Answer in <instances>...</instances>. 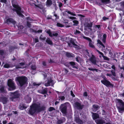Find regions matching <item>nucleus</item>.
I'll list each match as a JSON object with an SVG mask.
<instances>
[{"label": "nucleus", "mask_w": 124, "mask_h": 124, "mask_svg": "<svg viewBox=\"0 0 124 124\" xmlns=\"http://www.w3.org/2000/svg\"><path fill=\"white\" fill-rule=\"evenodd\" d=\"M40 107L39 104L33 103L31 106V108L29 110V112L31 115L33 114L36 111L38 112L40 110Z\"/></svg>", "instance_id": "nucleus-1"}, {"label": "nucleus", "mask_w": 124, "mask_h": 124, "mask_svg": "<svg viewBox=\"0 0 124 124\" xmlns=\"http://www.w3.org/2000/svg\"><path fill=\"white\" fill-rule=\"evenodd\" d=\"M116 102L119 111L121 113L124 110V102L122 100L118 99H116Z\"/></svg>", "instance_id": "nucleus-2"}, {"label": "nucleus", "mask_w": 124, "mask_h": 124, "mask_svg": "<svg viewBox=\"0 0 124 124\" xmlns=\"http://www.w3.org/2000/svg\"><path fill=\"white\" fill-rule=\"evenodd\" d=\"M14 1H12V5L14 8L13 10L14 11H16L17 14L20 16L23 17L24 16H23L22 14V13H23V11H21V8L16 3L15 4L14 3Z\"/></svg>", "instance_id": "nucleus-3"}, {"label": "nucleus", "mask_w": 124, "mask_h": 124, "mask_svg": "<svg viewBox=\"0 0 124 124\" xmlns=\"http://www.w3.org/2000/svg\"><path fill=\"white\" fill-rule=\"evenodd\" d=\"M92 117L93 119L95 120V122L97 124H111L109 122L105 123L104 120L99 119H98V118H99V116L96 113H93Z\"/></svg>", "instance_id": "nucleus-4"}, {"label": "nucleus", "mask_w": 124, "mask_h": 124, "mask_svg": "<svg viewBox=\"0 0 124 124\" xmlns=\"http://www.w3.org/2000/svg\"><path fill=\"white\" fill-rule=\"evenodd\" d=\"M16 80L20 86H22L27 83V79L25 77H17L16 78Z\"/></svg>", "instance_id": "nucleus-5"}, {"label": "nucleus", "mask_w": 124, "mask_h": 124, "mask_svg": "<svg viewBox=\"0 0 124 124\" xmlns=\"http://www.w3.org/2000/svg\"><path fill=\"white\" fill-rule=\"evenodd\" d=\"M8 85L9 87L8 90L9 91L13 90L16 88L15 85L13 81L11 79L8 80Z\"/></svg>", "instance_id": "nucleus-6"}, {"label": "nucleus", "mask_w": 124, "mask_h": 124, "mask_svg": "<svg viewBox=\"0 0 124 124\" xmlns=\"http://www.w3.org/2000/svg\"><path fill=\"white\" fill-rule=\"evenodd\" d=\"M101 81L102 84L108 87H112L113 86L112 84H111L109 81L106 79L102 80Z\"/></svg>", "instance_id": "nucleus-7"}, {"label": "nucleus", "mask_w": 124, "mask_h": 124, "mask_svg": "<svg viewBox=\"0 0 124 124\" xmlns=\"http://www.w3.org/2000/svg\"><path fill=\"white\" fill-rule=\"evenodd\" d=\"M82 37L84 39L87 40L89 42V46L92 48H94V46L93 45L94 42H92L91 39L88 37H86L84 36H83Z\"/></svg>", "instance_id": "nucleus-8"}, {"label": "nucleus", "mask_w": 124, "mask_h": 124, "mask_svg": "<svg viewBox=\"0 0 124 124\" xmlns=\"http://www.w3.org/2000/svg\"><path fill=\"white\" fill-rule=\"evenodd\" d=\"M67 105L66 104H62L60 107L61 112L64 115H65L66 113Z\"/></svg>", "instance_id": "nucleus-9"}, {"label": "nucleus", "mask_w": 124, "mask_h": 124, "mask_svg": "<svg viewBox=\"0 0 124 124\" xmlns=\"http://www.w3.org/2000/svg\"><path fill=\"white\" fill-rule=\"evenodd\" d=\"M11 95V96H12V98H11V99L12 101H14V99L18 97L19 94L18 93V92L16 91L14 93H12Z\"/></svg>", "instance_id": "nucleus-10"}, {"label": "nucleus", "mask_w": 124, "mask_h": 124, "mask_svg": "<svg viewBox=\"0 0 124 124\" xmlns=\"http://www.w3.org/2000/svg\"><path fill=\"white\" fill-rule=\"evenodd\" d=\"M53 84L54 83L53 80L51 78H48L47 82L45 84V85L47 86L50 85L52 86Z\"/></svg>", "instance_id": "nucleus-11"}, {"label": "nucleus", "mask_w": 124, "mask_h": 124, "mask_svg": "<svg viewBox=\"0 0 124 124\" xmlns=\"http://www.w3.org/2000/svg\"><path fill=\"white\" fill-rule=\"evenodd\" d=\"M75 120L76 122L78 123V124H82L83 122L78 118V115L75 113Z\"/></svg>", "instance_id": "nucleus-12"}, {"label": "nucleus", "mask_w": 124, "mask_h": 124, "mask_svg": "<svg viewBox=\"0 0 124 124\" xmlns=\"http://www.w3.org/2000/svg\"><path fill=\"white\" fill-rule=\"evenodd\" d=\"M74 106L75 108L79 109H81L82 108V106L78 102H76L74 103Z\"/></svg>", "instance_id": "nucleus-13"}, {"label": "nucleus", "mask_w": 124, "mask_h": 124, "mask_svg": "<svg viewBox=\"0 0 124 124\" xmlns=\"http://www.w3.org/2000/svg\"><path fill=\"white\" fill-rule=\"evenodd\" d=\"M46 32L49 34V35L50 37H52L53 36H56L58 35L57 33L55 32H54L52 33L49 30H47L46 31Z\"/></svg>", "instance_id": "nucleus-14"}, {"label": "nucleus", "mask_w": 124, "mask_h": 124, "mask_svg": "<svg viewBox=\"0 0 124 124\" xmlns=\"http://www.w3.org/2000/svg\"><path fill=\"white\" fill-rule=\"evenodd\" d=\"M97 45L98 46H99L100 47L102 46V50H103L104 49L105 46L102 43L101 41L99 40H97Z\"/></svg>", "instance_id": "nucleus-15"}, {"label": "nucleus", "mask_w": 124, "mask_h": 124, "mask_svg": "<svg viewBox=\"0 0 124 124\" xmlns=\"http://www.w3.org/2000/svg\"><path fill=\"white\" fill-rule=\"evenodd\" d=\"M24 65V63H21L17 66L16 67L17 68H24L25 67Z\"/></svg>", "instance_id": "nucleus-16"}, {"label": "nucleus", "mask_w": 124, "mask_h": 124, "mask_svg": "<svg viewBox=\"0 0 124 124\" xmlns=\"http://www.w3.org/2000/svg\"><path fill=\"white\" fill-rule=\"evenodd\" d=\"M90 60L92 63L94 64H96V62L95 58L93 55H92V57L90 59Z\"/></svg>", "instance_id": "nucleus-17"}, {"label": "nucleus", "mask_w": 124, "mask_h": 124, "mask_svg": "<svg viewBox=\"0 0 124 124\" xmlns=\"http://www.w3.org/2000/svg\"><path fill=\"white\" fill-rule=\"evenodd\" d=\"M72 44L73 46L75 48H79V46H78L77 45H76L74 42L72 40H71V43L70 44H69V45L70 47H72V46H71L70 45V44Z\"/></svg>", "instance_id": "nucleus-18"}, {"label": "nucleus", "mask_w": 124, "mask_h": 124, "mask_svg": "<svg viewBox=\"0 0 124 124\" xmlns=\"http://www.w3.org/2000/svg\"><path fill=\"white\" fill-rule=\"evenodd\" d=\"M6 55V53L5 52L1 50H0V57L2 58H4Z\"/></svg>", "instance_id": "nucleus-19"}, {"label": "nucleus", "mask_w": 124, "mask_h": 124, "mask_svg": "<svg viewBox=\"0 0 124 124\" xmlns=\"http://www.w3.org/2000/svg\"><path fill=\"white\" fill-rule=\"evenodd\" d=\"M8 23H11L14 24H15L16 22L14 20L11 18H9L7 20V22Z\"/></svg>", "instance_id": "nucleus-20"}, {"label": "nucleus", "mask_w": 124, "mask_h": 124, "mask_svg": "<svg viewBox=\"0 0 124 124\" xmlns=\"http://www.w3.org/2000/svg\"><path fill=\"white\" fill-rule=\"evenodd\" d=\"M25 99L27 103H30L31 100V98L28 96H27L25 98Z\"/></svg>", "instance_id": "nucleus-21"}, {"label": "nucleus", "mask_w": 124, "mask_h": 124, "mask_svg": "<svg viewBox=\"0 0 124 124\" xmlns=\"http://www.w3.org/2000/svg\"><path fill=\"white\" fill-rule=\"evenodd\" d=\"M99 108V107L97 105H94L93 106L92 109L93 111L95 112Z\"/></svg>", "instance_id": "nucleus-22"}, {"label": "nucleus", "mask_w": 124, "mask_h": 124, "mask_svg": "<svg viewBox=\"0 0 124 124\" xmlns=\"http://www.w3.org/2000/svg\"><path fill=\"white\" fill-rule=\"evenodd\" d=\"M120 4L121 8L120 10H122L124 14V1L121 2L120 3Z\"/></svg>", "instance_id": "nucleus-23"}, {"label": "nucleus", "mask_w": 124, "mask_h": 124, "mask_svg": "<svg viewBox=\"0 0 124 124\" xmlns=\"http://www.w3.org/2000/svg\"><path fill=\"white\" fill-rule=\"evenodd\" d=\"M101 1L102 3L104 4H107L109 3H110V0H99Z\"/></svg>", "instance_id": "nucleus-24"}, {"label": "nucleus", "mask_w": 124, "mask_h": 124, "mask_svg": "<svg viewBox=\"0 0 124 124\" xmlns=\"http://www.w3.org/2000/svg\"><path fill=\"white\" fill-rule=\"evenodd\" d=\"M19 108L20 109L23 110L26 108V107L24 104H21L19 106Z\"/></svg>", "instance_id": "nucleus-25"}, {"label": "nucleus", "mask_w": 124, "mask_h": 124, "mask_svg": "<svg viewBox=\"0 0 124 124\" xmlns=\"http://www.w3.org/2000/svg\"><path fill=\"white\" fill-rule=\"evenodd\" d=\"M52 1L50 0H47L46 5L47 7L50 6L52 4Z\"/></svg>", "instance_id": "nucleus-26"}, {"label": "nucleus", "mask_w": 124, "mask_h": 124, "mask_svg": "<svg viewBox=\"0 0 124 124\" xmlns=\"http://www.w3.org/2000/svg\"><path fill=\"white\" fill-rule=\"evenodd\" d=\"M46 42L49 45H51L52 44V42L49 39H47L46 40Z\"/></svg>", "instance_id": "nucleus-27"}, {"label": "nucleus", "mask_w": 124, "mask_h": 124, "mask_svg": "<svg viewBox=\"0 0 124 124\" xmlns=\"http://www.w3.org/2000/svg\"><path fill=\"white\" fill-rule=\"evenodd\" d=\"M70 63L72 66V67L73 68L77 69V67L75 66V64L74 62H70Z\"/></svg>", "instance_id": "nucleus-28"}, {"label": "nucleus", "mask_w": 124, "mask_h": 124, "mask_svg": "<svg viewBox=\"0 0 124 124\" xmlns=\"http://www.w3.org/2000/svg\"><path fill=\"white\" fill-rule=\"evenodd\" d=\"M66 55L68 57H70L73 56V54L67 52L66 53Z\"/></svg>", "instance_id": "nucleus-29"}, {"label": "nucleus", "mask_w": 124, "mask_h": 124, "mask_svg": "<svg viewBox=\"0 0 124 124\" xmlns=\"http://www.w3.org/2000/svg\"><path fill=\"white\" fill-rule=\"evenodd\" d=\"M7 101V99L6 97L3 98H2V102L4 104H5Z\"/></svg>", "instance_id": "nucleus-30"}, {"label": "nucleus", "mask_w": 124, "mask_h": 124, "mask_svg": "<svg viewBox=\"0 0 124 124\" xmlns=\"http://www.w3.org/2000/svg\"><path fill=\"white\" fill-rule=\"evenodd\" d=\"M73 22L74 23L73 24L74 25L77 26L78 24V21L77 20H74L73 21Z\"/></svg>", "instance_id": "nucleus-31"}, {"label": "nucleus", "mask_w": 124, "mask_h": 124, "mask_svg": "<svg viewBox=\"0 0 124 124\" xmlns=\"http://www.w3.org/2000/svg\"><path fill=\"white\" fill-rule=\"evenodd\" d=\"M10 67V65L8 63L6 64L4 66V67L6 68H8Z\"/></svg>", "instance_id": "nucleus-32"}, {"label": "nucleus", "mask_w": 124, "mask_h": 124, "mask_svg": "<svg viewBox=\"0 0 124 124\" xmlns=\"http://www.w3.org/2000/svg\"><path fill=\"white\" fill-rule=\"evenodd\" d=\"M111 71L112 75L114 76H116V74L115 71V70H111Z\"/></svg>", "instance_id": "nucleus-33"}, {"label": "nucleus", "mask_w": 124, "mask_h": 124, "mask_svg": "<svg viewBox=\"0 0 124 124\" xmlns=\"http://www.w3.org/2000/svg\"><path fill=\"white\" fill-rule=\"evenodd\" d=\"M0 90L1 92H5V91L4 89V87L3 86H2L0 88Z\"/></svg>", "instance_id": "nucleus-34"}, {"label": "nucleus", "mask_w": 124, "mask_h": 124, "mask_svg": "<svg viewBox=\"0 0 124 124\" xmlns=\"http://www.w3.org/2000/svg\"><path fill=\"white\" fill-rule=\"evenodd\" d=\"M55 108L53 107H51L48 109V110L49 111H51L53 110H55Z\"/></svg>", "instance_id": "nucleus-35"}, {"label": "nucleus", "mask_w": 124, "mask_h": 124, "mask_svg": "<svg viewBox=\"0 0 124 124\" xmlns=\"http://www.w3.org/2000/svg\"><path fill=\"white\" fill-rule=\"evenodd\" d=\"M88 69L89 70H92L93 71H97V69H94L91 68H88Z\"/></svg>", "instance_id": "nucleus-36"}, {"label": "nucleus", "mask_w": 124, "mask_h": 124, "mask_svg": "<svg viewBox=\"0 0 124 124\" xmlns=\"http://www.w3.org/2000/svg\"><path fill=\"white\" fill-rule=\"evenodd\" d=\"M65 12H67V13H68L70 14L71 15H72L73 16H76V15L75 14L72 13L69 11H66Z\"/></svg>", "instance_id": "nucleus-37"}, {"label": "nucleus", "mask_w": 124, "mask_h": 124, "mask_svg": "<svg viewBox=\"0 0 124 124\" xmlns=\"http://www.w3.org/2000/svg\"><path fill=\"white\" fill-rule=\"evenodd\" d=\"M62 120H60L58 121V122L59 123H62L63 122H64L65 121V119L63 117L62 118Z\"/></svg>", "instance_id": "nucleus-38"}, {"label": "nucleus", "mask_w": 124, "mask_h": 124, "mask_svg": "<svg viewBox=\"0 0 124 124\" xmlns=\"http://www.w3.org/2000/svg\"><path fill=\"white\" fill-rule=\"evenodd\" d=\"M57 25L58 26L60 27H62L64 26L63 25L59 23H57Z\"/></svg>", "instance_id": "nucleus-39"}, {"label": "nucleus", "mask_w": 124, "mask_h": 124, "mask_svg": "<svg viewBox=\"0 0 124 124\" xmlns=\"http://www.w3.org/2000/svg\"><path fill=\"white\" fill-rule=\"evenodd\" d=\"M104 59L105 60L108 61L109 60V58L105 56H103V57Z\"/></svg>", "instance_id": "nucleus-40"}, {"label": "nucleus", "mask_w": 124, "mask_h": 124, "mask_svg": "<svg viewBox=\"0 0 124 124\" xmlns=\"http://www.w3.org/2000/svg\"><path fill=\"white\" fill-rule=\"evenodd\" d=\"M35 6L38 7L39 8L41 9L43 7V6L41 4H40L38 5H35Z\"/></svg>", "instance_id": "nucleus-41"}, {"label": "nucleus", "mask_w": 124, "mask_h": 124, "mask_svg": "<svg viewBox=\"0 0 124 124\" xmlns=\"http://www.w3.org/2000/svg\"><path fill=\"white\" fill-rule=\"evenodd\" d=\"M96 51H97L99 53V54H100L101 55H102V57H103V56H104V54L100 52L98 50H97V49H96Z\"/></svg>", "instance_id": "nucleus-42"}, {"label": "nucleus", "mask_w": 124, "mask_h": 124, "mask_svg": "<svg viewBox=\"0 0 124 124\" xmlns=\"http://www.w3.org/2000/svg\"><path fill=\"white\" fill-rule=\"evenodd\" d=\"M96 51H97L99 53V54H100L101 55H102V57H103V56H104V54L100 52L98 50H97V49H96Z\"/></svg>", "instance_id": "nucleus-43"}, {"label": "nucleus", "mask_w": 124, "mask_h": 124, "mask_svg": "<svg viewBox=\"0 0 124 124\" xmlns=\"http://www.w3.org/2000/svg\"><path fill=\"white\" fill-rule=\"evenodd\" d=\"M80 33V31L77 30H76L74 32V33L75 34H77L79 33Z\"/></svg>", "instance_id": "nucleus-44"}, {"label": "nucleus", "mask_w": 124, "mask_h": 124, "mask_svg": "<svg viewBox=\"0 0 124 124\" xmlns=\"http://www.w3.org/2000/svg\"><path fill=\"white\" fill-rule=\"evenodd\" d=\"M31 69L34 70L36 69V67L35 65H32L31 66Z\"/></svg>", "instance_id": "nucleus-45"}, {"label": "nucleus", "mask_w": 124, "mask_h": 124, "mask_svg": "<svg viewBox=\"0 0 124 124\" xmlns=\"http://www.w3.org/2000/svg\"><path fill=\"white\" fill-rule=\"evenodd\" d=\"M60 99H61L62 100H64L65 97L64 96H62L60 97Z\"/></svg>", "instance_id": "nucleus-46"}, {"label": "nucleus", "mask_w": 124, "mask_h": 124, "mask_svg": "<svg viewBox=\"0 0 124 124\" xmlns=\"http://www.w3.org/2000/svg\"><path fill=\"white\" fill-rule=\"evenodd\" d=\"M120 69L121 70H124V65H123L121 67H119Z\"/></svg>", "instance_id": "nucleus-47"}, {"label": "nucleus", "mask_w": 124, "mask_h": 124, "mask_svg": "<svg viewBox=\"0 0 124 124\" xmlns=\"http://www.w3.org/2000/svg\"><path fill=\"white\" fill-rule=\"evenodd\" d=\"M46 90H43L41 93L42 94H44L46 93Z\"/></svg>", "instance_id": "nucleus-48"}, {"label": "nucleus", "mask_w": 124, "mask_h": 124, "mask_svg": "<svg viewBox=\"0 0 124 124\" xmlns=\"http://www.w3.org/2000/svg\"><path fill=\"white\" fill-rule=\"evenodd\" d=\"M69 18L70 19H76V18L75 17H69Z\"/></svg>", "instance_id": "nucleus-49"}, {"label": "nucleus", "mask_w": 124, "mask_h": 124, "mask_svg": "<svg viewBox=\"0 0 124 124\" xmlns=\"http://www.w3.org/2000/svg\"><path fill=\"white\" fill-rule=\"evenodd\" d=\"M71 94L73 97H74L75 95L73 94V92L72 91H71Z\"/></svg>", "instance_id": "nucleus-50"}, {"label": "nucleus", "mask_w": 124, "mask_h": 124, "mask_svg": "<svg viewBox=\"0 0 124 124\" xmlns=\"http://www.w3.org/2000/svg\"><path fill=\"white\" fill-rule=\"evenodd\" d=\"M111 68L112 69L114 70H115V68L114 65H113L111 66Z\"/></svg>", "instance_id": "nucleus-51"}, {"label": "nucleus", "mask_w": 124, "mask_h": 124, "mask_svg": "<svg viewBox=\"0 0 124 124\" xmlns=\"http://www.w3.org/2000/svg\"><path fill=\"white\" fill-rule=\"evenodd\" d=\"M33 84L34 86H36V85L39 86V85H40L39 84H36V83H33Z\"/></svg>", "instance_id": "nucleus-52"}, {"label": "nucleus", "mask_w": 124, "mask_h": 124, "mask_svg": "<svg viewBox=\"0 0 124 124\" xmlns=\"http://www.w3.org/2000/svg\"><path fill=\"white\" fill-rule=\"evenodd\" d=\"M100 26L99 25H96L95 26V28H98V29H99L100 28Z\"/></svg>", "instance_id": "nucleus-53"}, {"label": "nucleus", "mask_w": 124, "mask_h": 124, "mask_svg": "<svg viewBox=\"0 0 124 124\" xmlns=\"http://www.w3.org/2000/svg\"><path fill=\"white\" fill-rule=\"evenodd\" d=\"M106 75L107 76H109L110 77H111V76H112V75L110 74L107 73L106 74Z\"/></svg>", "instance_id": "nucleus-54"}, {"label": "nucleus", "mask_w": 124, "mask_h": 124, "mask_svg": "<svg viewBox=\"0 0 124 124\" xmlns=\"http://www.w3.org/2000/svg\"><path fill=\"white\" fill-rule=\"evenodd\" d=\"M84 96H87V93L86 92H85L84 93Z\"/></svg>", "instance_id": "nucleus-55"}, {"label": "nucleus", "mask_w": 124, "mask_h": 124, "mask_svg": "<svg viewBox=\"0 0 124 124\" xmlns=\"http://www.w3.org/2000/svg\"><path fill=\"white\" fill-rule=\"evenodd\" d=\"M54 16L56 17V19H58L59 18V17L58 16L54 14Z\"/></svg>", "instance_id": "nucleus-56"}, {"label": "nucleus", "mask_w": 124, "mask_h": 124, "mask_svg": "<svg viewBox=\"0 0 124 124\" xmlns=\"http://www.w3.org/2000/svg\"><path fill=\"white\" fill-rule=\"evenodd\" d=\"M80 59V58L79 57H77L76 58V61L78 62H79V59Z\"/></svg>", "instance_id": "nucleus-57"}, {"label": "nucleus", "mask_w": 124, "mask_h": 124, "mask_svg": "<svg viewBox=\"0 0 124 124\" xmlns=\"http://www.w3.org/2000/svg\"><path fill=\"white\" fill-rule=\"evenodd\" d=\"M62 5V3L59 2V6L60 7H61Z\"/></svg>", "instance_id": "nucleus-58"}, {"label": "nucleus", "mask_w": 124, "mask_h": 124, "mask_svg": "<svg viewBox=\"0 0 124 124\" xmlns=\"http://www.w3.org/2000/svg\"><path fill=\"white\" fill-rule=\"evenodd\" d=\"M1 1L2 2L5 3L6 2V0H1Z\"/></svg>", "instance_id": "nucleus-59"}, {"label": "nucleus", "mask_w": 124, "mask_h": 124, "mask_svg": "<svg viewBox=\"0 0 124 124\" xmlns=\"http://www.w3.org/2000/svg\"><path fill=\"white\" fill-rule=\"evenodd\" d=\"M103 39H105L106 37V35L105 34H104L103 35Z\"/></svg>", "instance_id": "nucleus-60"}, {"label": "nucleus", "mask_w": 124, "mask_h": 124, "mask_svg": "<svg viewBox=\"0 0 124 124\" xmlns=\"http://www.w3.org/2000/svg\"><path fill=\"white\" fill-rule=\"evenodd\" d=\"M120 95L122 97H124V92L123 93L120 94Z\"/></svg>", "instance_id": "nucleus-61"}, {"label": "nucleus", "mask_w": 124, "mask_h": 124, "mask_svg": "<svg viewBox=\"0 0 124 124\" xmlns=\"http://www.w3.org/2000/svg\"><path fill=\"white\" fill-rule=\"evenodd\" d=\"M102 114L103 115H105V112L104 110L102 111Z\"/></svg>", "instance_id": "nucleus-62"}, {"label": "nucleus", "mask_w": 124, "mask_h": 124, "mask_svg": "<svg viewBox=\"0 0 124 124\" xmlns=\"http://www.w3.org/2000/svg\"><path fill=\"white\" fill-rule=\"evenodd\" d=\"M35 41L36 42H38L39 41L38 39L37 38H35Z\"/></svg>", "instance_id": "nucleus-63"}, {"label": "nucleus", "mask_w": 124, "mask_h": 124, "mask_svg": "<svg viewBox=\"0 0 124 124\" xmlns=\"http://www.w3.org/2000/svg\"><path fill=\"white\" fill-rule=\"evenodd\" d=\"M103 19L104 20H105L106 19H107L104 16L103 17Z\"/></svg>", "instance_id": "nucleus-64"}]
</instances>
